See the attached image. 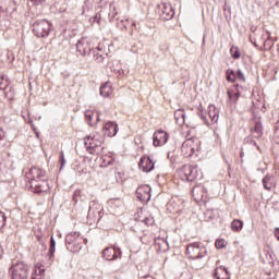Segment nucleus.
<instances>
[{
	"label": "nucleus",
	"instance_id": "9",
	"mask_svg": "<svg viewBox=\"0 0 279 279\" xmlns=\"http://www.w3.org/2000/svg\"><path fill=\"white\" fill-rule=\"evenodd\" d=\"M137 199L147 204L151 199V187L149 185H141L136 190Z\"/></svg>",
	"mask_w": 279,
	"mask_h": 279
},
{
	"label": "nucleus",
	"instance_id": "22",
	"mask_svg": "<svg viewBox=\"0 0 279 279\" xmlns=\"http://www.w3.org/2000/svg\"><path fill=\"white\" fill-rule=\"evenodd\" d=\"M254 138H260L263 136V123L256 122L253 129Z\"/></svg>",
	"mask_w": 279,
	"mask_h": 279
},
{
	"label": "nucleus",
	"instance_id": "41",
	"mask_svg": "<svg viewBox=\"0 0 279 279\" xmlns=\"http://www.w3.org/2000/svg\"><path fill=\"white\" fill-rule=\"evenodd\" d=\"M276 239L279 241V228H275V232H274Z\"/></svg>",
	"mask_w": 279,
	"mask_h": 279
},
{
	"label": "nucleus",
	"instance_id": "11",
	"mask_svg": "<svg viewBox=\"0 0 279 279\" xmlns=\"http://www.w3.org/2000/svg\"><path fill=\"white\" fill-rule=\"evenodd\" d=\"M76 51L81 56H86L88 53V51H90V41L88 40V38L83 37L77 41Z\"/></svg>",
	"mask_w": 279,
	"mask_h": 279
},
{
	"label": "nucleus",
	"instance_id": "24",
	"mask_svg": "<svg viewBox=\"0 0 279 279\" xmlns=\"http://www.w3.org/2000/svg\"><path fill=\"white\" fill-rule=\"evenodd\" d=\"M241 86H236V92L234 94H232L231 92H228V97L229 99H231V101H236L239 99V97H241Z\"/></svg>",
	"mask_w": 279,
	"mask_h": 279
},
{
	"label": "nucleus",
	"instance_id": "10",
	"mask_svg": "<svg viewBox=\"0 0 279 279\" xmlns=\"http://www.w3.org/2000/svg\"><path fill=\"white\" fill-rule=\"evenodd\" d=\"M119 256H121V250L119 248L109 246L102 251V258H105V260H117Z\"/></svg>",
	"mask_w": 279,
	"mask_h": 279
},
{
	"label": "nucleus",
	"instance_id": "28",
	"mask_svg": "<svg viewBox=\"0 0 279 279\" xmlns=\"http://www.w3.org/2000/svg\"><path fill=\"white\" fill-rule=\"evenodd\" d=\"M56 254V240L53 236L50 238V248H49V255L53 256Z\"/></svg>",
	"mask_w": 279,
	"mask_h": 279
},
{
	"label": "nucleus",
	"instance_id": "19",
	"mask_svg": "<svg viewBox=\"0 0 279 279\" xmlns=\"http://www.w3.org/2000/svg\"><path fill=\"white\" fill-rule=\"evenodd\" d=\"M215 278H217V279H230V272H228V269L226 267L220 266V267L216 268Z\"/></svg>",
	"mask_w": 279,
	"mask_h": 279
},
{
	"label": "nucleus",
	"instance_id": "44",
	"mask_svg": "<svg viewBox=\"0 0 279 279\" xmlns=\"http://www.w3.org/2000/svg\"><path fill=\"white\" fill-rule=\"evenodd\" d=\"M266 34L268 35V38H269V32H266Z\"/></svg>",
	"mask_w": 279,
	"mask_h": 279
},
{
	"label": "nucleus",
	"instance_id": "33",
	"mask_svg": "<svg viewBox=\"0 0 279 279\" xmlns=\"http://www.w3.org/2000/svg\"><path fill=\"white\" fill-rule=\"evenodd\" d=\"M5 226V214L0 211V230Z\"/></svg>",
	"mask_w": 279,
	"mask_h": 279
},
{
	"label": "nucleus",
	"instance_id": "25",
	"mask_svg": "<svg viewBox=\"0 0 279 279\" xmlns=\"http://www.w3.org/2000/svg\"><path fill=\"white\" fill-rule=\"evenodd\" d=\"M101 160H102L100 163L101 167H110V165H112V162H114V159L107 155L102 156Z\"/></svg>",
	"mask_w": 279,
	"mask_h": 279
},
{
	"label": "nucleus",
	"instance_id": "3",
	"mask_svg": "<svg viewBox=\"0 0 279 279\" xmlns=\"http://www.w3.org/2000/svg\"><path fill=\"white\" fill-rule=\"evenodd\" d=\"M9 271L12 279H27L29 276V268L23 262L13 264Z\"/></svg>",
	"mask_w": 279,
	"mask_h": 279
},
{
	"label": "nucleus",
	"instance_id": "18",
	"mask_svg": "<svg viewBox=\"0 0 279 279\" xmlns=\"http://www.w3.org/2000/svg\"><path fill=\"white\" fill-rule=\"evenodd\" d=\"M174 119L179 125H184L186 123V112H184V109L175 110Z\"/></svg>",
	"mask_w": 279,
	"mask_h": 279
},
{
	"label": "nucleus",
	"instance_id": "35",
	"mask_svg": "<svg viewBox=\"0 0 279 279\" xmlns=\"http://www.w3.org/2000/svg\"><path fill=\"white\" fill-rule=\"evenodd\" d=\"M201 119H203L205 125H210V122L208 121L206 116H204V111L203 110H201Z\"/></svg>",
	"mask_w": 279,
	"mask_h": 279
},
{
	"label": "nucleus",
	"instance_id": "21",
	"mask_svg": "<svg viewBox=\"0 0 279 279\" xmlns=\"http://www.w3.org/2000/svg\"><path fill=\"white\" fill-rule=\"evenodd\" d=\"M167 208L169 213H172V215H178V213H182V206H180L175 201L170 202L167 205Z\"/></svg>",
	"mask_w": 279,
	"mask_h": 279
},
{
	"label": "nucleus",
	"instance_id": "39",
	"mask_svg": "<svg viewBox=\"0 0 279 279\" xmlns=\"http://www.w3.org/2000/svg\"><path fill=\"white\" fill-rule=\"evenodd\" d=\"M77 195H80V191L74 192L73 202H75V204H77Z\"/></svg>",
	"mask_w": 279,
	"mask_h": 279
},
{
	"label": "nucleus",
	"instance_id": "31",
	"mask_svg": "<svg viewBox=\"0 0 279 279\" xmlns=\"http://www.w3.org/2000/svg\"><path fill=\"white\" fill-rule=\"evenodd\" d=\"M235 78L240 82H245V74L241 70H238L235 73Z\"/></svg>",
	"mask_w": 279,
	"mask_h": 279
},
{
	"label": "nucleus",
	"instance_id": "14",
	"mask_svg": "<svg viewBox=\"0 0 279 279\" xmlns=\"http://www.w3.org/2000/svg\"><path fill=\"white\" fill-rule=\"evenodd\" d=\"M192 196L194 197L195 202H204L206 198V189L204 185H196L192 190Z\"/></svg>",
	"mask_w": 279,
	"mask_h": 279
},
{
	"label": "nucleus",
	"instance_id": "38",
	"mask_svg": "<svg viewBox=\"0 0 279 279\" xmlns=\"http://www.w3.org/2000/svg\"><path fill=\"white\" fill-rule=\"evenodd\" d=\"M3 138H5V132L0 128V141H3Z\"/></svg>",
	"mask_w": 279,
	"mask_h": 279
},
{
	"label": "nucleus",
	"instance_id": "16",
	"mask_svg": "<svg viewBox=\"0 0 279 279\" xmlns=\"http://www.w3.org/2000/svg\"><path fill=\"white\" fill-rule=\"evenodd\" d=\"M208 117L211 123H217L219 121V109L215 105L208 106Z\"/></svg>",
	"mask_w": 279,
	"mask_h": 279
},
{
	"label": "nucleus",
	"instance_id": "12",
	"mask_svg": "<svg viewBox=\"0 0 279 279\" xmlns=\"http://www.w3.org/2000/svg\"><path fill=\"white\" fill-rule=\"evenodd\" d=\"M102 131L106 136H117V133L119 132V125L116 122L109 121L105 123Z\"/></svg>",
	"mask_w": 279,
	"mask_h": 279
},
{
	"label": "nucleus",
	"instance_id": "7",
	"mask_svg": "<svg viewBox=\"0 0 279 279\" xmlns=\"http://www.w3.org/2000/svg\"><path fill=\"white\" fill-rule=\"evenodd\" d=\"M104 135L96 132L93 135L85 137L84 143L89 149H95V147H101V145H104Z\"/></svg>",
	"mask_w": 279,
	"mask_h": 279
},
{
	"label": "nucleus",
	"instance_id": "42",
	"mask_svg": "<svg viewBox=\"0 0 279 279\" xmlns=\"http://www.w3.org/2000/svg\"><path fill=\"white\" fill-rule=\"evenodd\" d=\"M32 3L38 4V3H43L45 0H31Z\"/></svg>",
	"mask_w": 279,
	"mask_h": 279
},
{
	"label": "nucleus",
	"instance_id": "36",
	"mask_svg": "<svg viewBox=\"0 0 279 279\" xmlns=\"http://www.w3.org/2000/svg\"><path fill=\"white\" fill-rule=\"evenodd\" d=\"M144 223H146V226H151L154 223V218H145Z\"/></svg>",
	"mask_w": 279,
	"mask_h": 279
},
{
	"label": "nucleus",
	"instance_id": "20",
	"mask_svg": "<svg viewBox=\"0 0 279 279\" xmlns=\"http://www.w3.org/2000/svg\"><path fill=\"white\" fill-rule=\"evenodd\" d=\"M263 184H264V189H266V191H271V189H274L276 186V181H275L274 177L266 175L263 179Z\"/></svg>",
	"mask_w": 279,
	"mask_h": 279
},
{
	"label": "nucleus",
	"instance_id": "26",
	"mask_svg": "<svg viewBox=\"0 0 279 279\" xmlns=\"http://www.w3.org/2000/svg\"><path fill=\"white\" fill-rule=\"evenodd\" d=\"M230 53L234 60H239V58H241V51L239 50V47H236V46L231 47Z\"/></svg>",
	"mask_w": 279,
	"mask_h": 279
},
{
	"label": "nucleus",
	"instance_id": "32",
	"mask_svg": "<svg viewBox=\"0 0 279 279\" xmlns=\"http://www.w3.org/2000/svg\"><path fill=\"white\" fill-rule=\"evenodd\" d=\"M60 162H61L60 171H62V169H64V166L66 165V159H64V151H61L60 154Z\"/></svg>",
	"mask_w": 279,
	"mask_h": 279
},
{
	"label": "nucleus",
	"instance_id": "15",
	"mask_svg": "<svg viewBox=\"0 0 279 279\" xmlns=\"http://www.w3.org/2000/svg\"><path fill=\"white\" fill-rule=\"evenodd\" d=\"M94 118H95V112L90 110L85 111V121L88 123V125L93 126L99 123L100 121L99 114H96V120H93Z\"/></svg>",
	"mask_w": 279,
	"mask_h": 279
},
{
	"label": "nucleus",
	"instance_id": "30",
	"mask_svg": "<svg viewBox=\"0 0 279 279\" xmlns=\"http://www.w3.org/2000/svg\"><path fill=\"white\" fill-rule=\"evenodd\" d=\"M216 247L217 250H223V247H226V240L223 239L216 240Z\"/></svg>",
	"mask_w": 279,
	"mask_h": 279
},
{
	"label": "nucleus",
	"instance_id": "23",
	"mask_svg": "<svg viewBox=\"0 0 279 279\" xmlns=\"http://www.w3.org/2000/svg\"><path fill=\"white\" fill-rule=\"evenodd\" d=\"M231 230L233 232H241V230H243V222L239 219H234L232 222H231Z\"/></svg>",
	"mask_w": 279,
	"mask_h": 279
},
{
	"label": "nucleus",
	"instance_id": "43",
	"mask_svg": "<svg viewBox=\"0 0 279 279\" xmlns=\"http://www.w3.org/2000/svg\"><path fill=\"white\" fill-rule=\"evenodd\" d=\"M132 25L135 27V26H136V23H133Z\"/></svg>",
	"mask_w": 279,
	"mask_h": 279
},
{
	"label": "nucleus",
	"instance_id": "34",
	"mask_svg": "<svg viewBox=\"0 0 279 279\" xmlns=\"http://www.w3.org/2000/svg\"><path fill=\"white\" fill-rule=\"evenodd\" d=\"M3 84H5V88H8V78L5 75L0 74V86H3Z\"/></svg>",
	"mask_w": 279,
	"mask_h": 279
},
{
	"label": "nucleus",
	"instance_id": "2",
	"mask_svg": "<svg viewBox=\"0 0 279 279\" xmlns=\"http://www.w3.org/2000/svg\"><path fill=\"white\" fill-rule=\"evenodd\" d=\"M179 175L183 182H194L197 178H202V174L197 170V167L185 165L179 170Z\"/></svg>",
	"mask_w": 279,
	"mask_h": 279
},
{
	"label": "nucleus",
	"instance_id": "29",
	"mask_svg": "<svg viewBox=\"0 0 279 279\" xmlns=\"http://www.w3.org/2000/svg\"><path fill=\"white\" fill-rule=\"evenodd\" d=\"M275 143L279 144V122L275 125L274 136H272Z\"/></svg>",
	"mask_w": 279,
	"mask_h": 279
},
{
	"label": "nucleus",
	"instance_id": "5",
	"mask_svg": "<svg viewBox=\"0 0 279 279\" xmlns=\"http://www.w3.org/2000/svg\"><path fill=\"white\" fill-rule=\"evenodd\" d=\"M187 255L192 260L204 258L206 256V247L202 243L195 242L187 245Z\"/></svg>",
	"mask_w": 279,
	"mask_h": 279
},
{
	"label": "nucleus",
	"instance_id": "13",
	"mask_svg": "<svg viewBox=\"0 0 279 279\" xmlns=\"http://www.w3.org/2000/svg\"><path fill=\"white\" fill-rule=\"evenodd\" d=\"M138 167L144 173H149V171H154V161L150 157H142Z\"/></svg>",
	"mask_w": 279,
	"mask_h": 279
},
{
	"label": "nucleus",
	"instance_id": "17",
	"mask_svg": "<svg viewBox=\"0 0 279 279\" xmlns=\"http://www.w3.org/2000/svg\"><path fill=\"white\" fill-rule=\"evenodd\" d=\"M112 83L107 82L102 86H100V95L101 97H112L113 93Z\"/></svg>",
	"mask_w": 279,
	"mask_h": 279
},
{
	"label": "nucleus",
	"instance_id": "4",
	"mask_svg": "<svg viewBox=\"0 0 279 279\" xmlns=\"http://www.w3.org/2000/svg\"><path fill=\"white\" fill-rule=\"evenodd\" d=\"M49 32H51V23L47 20L38 21L33 25V33L37 38H45L49 36Z\"/></svg>",
	"mask_w": 279,
	"mask_h": 279
},
{
	"label": "nucleus",
	"instance_id": "40",
	"mask_svg": "<svg viewBox=\"0 0 279 279\" xmlns=\"http://www.w3.org/2000/svg\"><path fill=\"white\" fill-rule=\"evenodd\" d=\"M264 47H265L266 49H271V45H269V39H267V40L264 41Z\"/></svg>",
	"mask_w": 279,
	"mask_h": 279
},
{
	"label": "nucleus",
	"instance_id": "8",
	"mask_svg": "<svg viewBox=\"0 0 279 279\" xmlns=\"http://www.w3.org/2000/svg\"><path fill=\"white\" fill-rule=\"evenodd\" d=\"M167 141H169V133L166 131L159 130L153 135L154 147H162V145H167Z\"/></svg>",
	"mask_w": 279,
	"mask_h": 279
},
{
	"label": "nucleus",
	"instance_id": "6",
	"mask_svg": "<svg viewBox=\"0 0 279 279\" xmlns=\"http://www.w3.org/2000/svg\"><path fill=\"white\" fill-rule=\"evenodd\" d=\"M197 150H199V140L189 138L181 146V151L185 158H191Z\"/></svg>",
	"mask_w": 279,
	"mask_h": 279
},
{
	"label": "nucleus",
	"instance_id": "37",
	"mask_svg": "<svg viewBox=\"0 0 279 279\" xmlns=\"http://www.w3.org/2000/svg\"><path fill=\"white\" fill-rule=\"evenodd\" d=\"M35 274H36V276H43V274H45V270H43L40 268H36Z\"/></svg>",
	"mask_w": 279,
	"mask_h": 279
},
{
	"label": "nucleus",
	"instance_id": "1",
	"mask_svg": "<svg viewBox=\"0 0 279 279\" xmlns=\"http://www.w3.org/2000/svg\"><path fill=\"white\" fill-rule=\"evenodd\" d=\"M45 170L38 167L31 168L28 173H26V179L29 181L33 193L40 195V193L49 191V183L45 180Z\"/></svg>",
	"mask_w": 279,
	"mask_h": 279
},
{
	"label": "nucleus",
	"instance_id": "27",
	"mask_svg": "<svg viewBox=\"0 0 279 279\" xmlns=\"http://www.w3.org/2000/svg\"><path fill=\"white\" fill-rule=\"evenodd\" d=\"M227 80L228 82H234V80H236V73L233 70H228Z\"/></svg>",
	"mask_w": 279,
	"mask_h": 279
}]
</instances>
